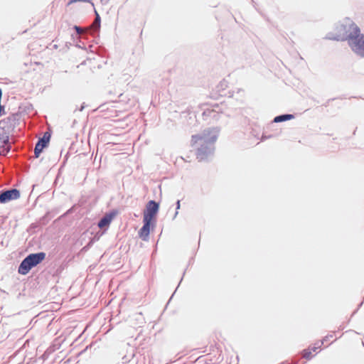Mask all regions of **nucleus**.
Masks as SVG:
<instances>
[{
	"mask_svg": "<svg viewBox=\"0 0 364 364\" xmlns=\"http://www.w3.org/2000/svg\"><path fill=\"white\" fill-rule=\"evenodd\" d=\"M330 39L336 41H348L351 50L358 55L364 57V34L360 33V28L353 21H346L338 25L335 33Z\"/></svg>",
	"mask_w": 364,
	"mask_h": 364,
	"instance_id": "1",
	"label": "nucleus"
},
{
	"mask_svg": "<svg viewBox=\"0 0 364 364\" xmlns=\"http://www.w3.org/2000/svg\"><path fill=\"white\" fill-rule=\"evenodd\" d=\"M159 209V205L154 200H150L147 203L143 213L144 225L139 231V236L143 240H147L151 228L153 229L155 227Z\"/></svg>",
	"mask_w": 364,
	"mask_h": 364,
	"instance_id": "2",
	"label": "nucleus"
},
{
	"mask_svg": "<svg viewBox=\"0 0 364 364\" xmlns=\"http://www.w3.org/2000/svg\"><path fill=\"white\" fill-rule=\"evenodd\" d=\"M218 132L216 128H213L204 130L202 135H193L191 140V146H194L198 143L203 145L215 143L218 139Z\"/></svg>",
	"mask_w": 364,
	"mask_h": 364,
	"instance_id": "3",
	"label": "nucleus"
},
{
	"mask_svg": "<svg viewBox=\"0 0 364 364\" xmlns=\"http://www.w3.org/2000/svg\"><path fill=\"white\" fill-rule=\"evenodd\" d=\"M46 257L44 252L31 254L24 259V274H26L32 267L41 263Z\"/></svg>",
	"mask_w": 364,
	"mask_h": 364,
	"instance_id": "4",
	"label": "nucleus"
},
{
	"mask_svg": "<svg viewBox=\"0 0 364 364\" xmlns=\"http://www.w3.org/2000/svg\"><path fill=\"white\" fill-rule=\"evenodd\" d=\"M4 124V122H0V154H5L9 149V132Z\"/></svg>",
	"mask_w": 364,
	"mask_h": 364,
	"instance_id": "5",
	"label": "nucleus"
},
{
	"mask_svg": "<svg viewBox=\"0 0 364 364\" xmlns=\"http://www.w3.org/2000/svg\"><path fill=\"white\" fill-rule=\"evenodd\" d=\"M21 197V192L16 189H11L3 192L0 195V202L1 203H7L14 200L18 199Z\"/></svg>",
	"mask_w": 364,
	"mask_h": 364,
	"instance_id": "6",
	"label": "nucleus"
},
{
	"mask_svg": "<svg viewBox=\"0 0 364 364\" xmlns=\"http://www.w3.org/2000/svg\"><path fill=\"white\" fill-rule=\"evenodd\" d=\"M50 136L48 132L45 133L43 137L36 144L34 152L36 157H38L43 149L48 145Z\"/></svg>",
	"mask_w": 364,
	"mask_h": 364,
	"instance_id": "7",
	"label": "nucleus"
},
{
	"mask_svg": "<svg viewBox=\"0 0 364 364\" xmlns=\"http://www.w3.org/2000/svg\"><path fill=\"white\" fill-rule=\"evenodd\" d=\"M320 348L321 345L309 346L308 348L304 349L302 351V357L307 360L311 359L314 357V353H317V351Z\"/></svg>",
	"mask_w": 364,
	"mask_h": 364,
	"instance_id": "8",
	"label": "nucleus"
},
{
	"mask_svg": "<svg viewBox=\"0 0 364 364\" xmlns=\"http://www.w3.org/2000/svg\"><path fill=\"white\" fill-rule=\"evenodd\" d=\"M219 112H221V110L219 109V105L218 104H216L212 107V109H210V108L205 109L203 112V116L204 117H216L218 115Z\"/></svg>",
	"mask_w": 364,
	"mask_h": 364,
	"instance_id": "9",
	"label": "nucleus"
},
{
	"mask_svg": "<svg viewBox=\"0 0 364 364\" xmlns=\"http://www.w3.org/2000/svg\"><path fill=\"white\" fill-rule=\"evenodd\" d=\"M115 214L114 213H109L105 215L99 222L98 227L100 228H103L105 227L109 226L111 223L112 220H113Z\"/></svg>",
	"mask_w": 364,
	"mask_h": 364,
	"instance_id": "10",
	"label": "nucleus"
},
{
	"mask_svg": "<svg viewBox=\"0 0 364 364\" xmlns=\"http://www.w3.org/2000/svg\"><path fill=\"white\" fill-rule=\"evenodd\" d=\"M294 117L292 114H283L276 117L274 119V122H281L286 120L291 119Z\"/></svg>",
	"mask_w": 364,
	"mask_h": 364,
	"instance_id": "11",
	"label": "nucleus"
},
{
	"mask_svg": "<svg viewBox=\"0 0 364 364\" xmlns=\"http://www.w3.org/2000/svg\"><path fill=\"white\" fill-rule=\"evenodd\" d=\"M207 152H206V147L205 148H200L197 150L196 152V158L199 161H202L204 159V158L206 156Z\"/></svg>",
	"mask_w": 364,
	"mask_h": 364,
	"instance_id": "12",
	"label": "nucleus"
},
{
	"mask_svg": "<svg viewBox=\"0 0 364 364\" xmlns=\"http://www.w3.org/2000/svg\"><path fill=\"white\" fill-rule=\"evenodd\" d=\"M74 28L78 34H82L84 32V30L79 26H75Z\"/></svg>",
	"mask_w": 364,
	"mask_h": 364,
	"instance_id": "13",
	"label": "nucleus"
},
{
	"mask_svg": "<svg viewBox=\"0 0 364 364\" xmlns=\"http://www.w3.org/2000/svg\"><path fill=\"white\" fill-rule=\"evenodd\" d=\"M91 0H70L69 2H68V5L71 4H73L75 2H77V1H84V2H90Z\"/></svg>",
	"mask_w": 364,
	"mask_h": 364,
	"instance_id": "14",
	"label": "nucleus"
},
{
	"mask_svg": "<svg viewBox=\"0 0 364 364\" xmlns=\"http://www.w3.org/2000/svg\"><path fill=\"white\" fill-rule=\"evenodd\" d=\"M23 262H21L19 265V267H18V272L22 274L23 273Z\"/></svg>",
	"mask_w": 364,
	"mask_h": 364,
	"instance_id": "15",
	"label": "nucleus"
},
{
	"mask_svg": "<svg viewBox=\"0 0 364 364\" xmlns=\"http://www.w3.org/2000/svg\"><path fill=\"white\" fill-rule=\"evenodd\" d=\"M100 23V17H99V16H98V15L97 16V18H96V19L95 20L94 23Z\"/></svg>",
	"mask_w": 364,
	"mask_h": 364,
	"instance_id": "16",
	"label": "nucleus"
}]
</instances>
